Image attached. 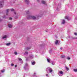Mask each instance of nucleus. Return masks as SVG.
<instances>
[{
  "mask_svg": "<svg viewBox=\"0 0 77 77\" xmlns=\"http://www.w3.org/2000/svg\"><path fill=\"white\" fill-rule=\"evenodd\" d=\"M28 52H26L25 53H24V54H25V55H26V54H28Z\"/></svg>",
  "mask_w": 77,
  "mask_h": 77,
  "instance_id": "nucleus-22",
  "label": "nucleus"
},
{
  "mask_svg": "<svg viewBox=\"0 0 77 77\" xmlns=\"http://www.w3.org/2000/svg\"><path fill=\"white\" fill-rule=\"evenodd\" d=\"M8 27H9V28H12L13 27L12 25H11V24H9L8 25Z\"/></svg>",
  "mask_w": 77,
  "mask_h": 77,
  "instance_id": "nucleus-6",
  "label": "nucleus"
},
{
  "mask_svg": "<svg viewBox=\"0 0 77 77\" xmlns=\"http://www.w3.org/2000/svg\"><path fill=\"white\" fill-rule=\"evenodd\" d=\"M27 66V63H26L25 64V67H24V69H26V66Z\"/></svg>",
  "mask_w": 77,
  "mask_h": 77,
  "instance_id": "nucleus-13",
  "label": "nucleus"
},
{
  "mask_svg": "<svg viewBox=\"0 0 77 77\" xmlns=\"http://www.w3.org/2000/svg\"><path fill=\"white\" fill-rule=\"evenodd\" d=\"M14 14L15 15H16V13L15 12H14Z\"/></svg>",
  "mask_w": 77,
  "mask_h": 77,
  "instance_id": "nucleus-38",
  "label": "nucleus"
},
{
  "mask_svg": "<svg viewBox=\"0 0 77 77\" xmlns=\"http://www.w3.org/2000/svg\"><path fill=\"white\" fill-rule=\"evenodd\" d=\"M42 3L43 4V5H45L46 4V2L44 1H42Z\"/></svg>",
  "mask_w": 77,
  "mask_h": 77,
  "instance_id": "nucleus-8",
  "label": "nucleus"
},
{
  "mask_svg": "<svg viewBox=\"0 0 77 77\" xmlns=\"http://www.w3.org/2000/svg\"><path fill=\"white\" fill-rule=\"evenodd\" d=\"M17 65H16L15 66V67H17Z\"/></svg>",
  "mask_w": 77,
  "mask_h": 77,
  "instance_id": "nucleus-41",
  "label": "nucleus"
},
{
  "mask_svg": "<svg viewBox=\"0 0 77 77\" xmlns=\"http://www.w3.org/2000/svg\"><path fill=\"white\" fill-rule=\"evenodd\" d=\"M19 60V61H21V63H23V60H22V59H21V58H18Z\"/></svg>",
  "mask_w": 77,
  "mask_h": 77,
  "instance_id": "nucleus-9",
  "label": "nucleus"
},
{
  "mask_svg": "<svg viewBox=\"0 0 77 77\" xmlns=\"http://www.w3.org/2000/svg\"><path fill=\"white\" fill-rule=\"evenodd\" d=\"M60 74H62V75H63V72L62 71H60Z\"/></svg>",
  "mask_w": 77,
  "mask_h": 77,
  "instance_id": "nucleus-16",
  "label": "nucleus"
},
{
  "mask_svg": "<svg viewBox=\"0 0 77 77\" xmlns=\"http://www.w3.org/2000/svg\"><path fill=\"white\" fill-rule=\"evenodd\" d=\"M2 19H0V21H2Z\"/></svg>",
  "mask_w": 77,
  "mask_h": 77,
  "instance_id": "nucleus-39",
  "label": "nucleus"
},
{
  "mask_svg": "<svg viewBox=\"0 0 77 77\" xmlns=\"http://www.w3.org/2000/svg\"><path fill=\"white\" fill-rule=\"evenodd\" d=\"M39 1H40L39 0H37V2H39Z\"/></svg>",
  "mask_w": 77,
  "mask_h": 77,
  "instance_id": "nucleus-40",
  "label": "nucleus"
},
{
  "mask_svg": "<svg viewBox=\"0 0 77 77\" xmlns=\"http://www.w3.org/2000/svg\"><path fill=\"white\" fill-rule=\"evenodd\" d=\"M65 20H63V21L62 22V24H65Z\"/></svg>",
  "mask_w": 77,
  "mask_h": 77,
  "instance_id": "nucleus-18",
  "label": "nucleus"
},
{
  "mask_svg": "<svg viewBox=\"0 0 77 77\" xmlns=\"http://www.w3.org/2000/svg\"><path fill=\"white\" fill-rule=\"evenodd\" d=\"M30 47H27L26 48V50H30Z\"/></svg>",
  "mask_w": 77,
  "mask_h": 77,
  "instance_id": "nucleus-19",
  "label": "nucleus"
},
{
  "mask_svg": "<svg viewBox=\"0 0 77 77\" xmlns=\"http://www.w3.org/2000/svg\"><path fill=\"white\" fill-rule=\"evenodd\" d=\"M47 61L48 62H49V63H50V59H48V58H47Z\"/></svg>",
  "mask_w": 77,
  "mask_h": 77,
  "instance_id": "nucleus-15",
  "label": "nucleus"
},
{
  "mask_svg": "<svg viewBox=\"0 0 77 77\" xmlns=\"http://www.w3.org/2000/svg\"><path fill=\"white\" fill-rule=\"evenodd\" d=\"M36 75V73H34V75Z\"/></svg>",
  "mask_w": 77,
  "mask_h": 77,
  "instance_id": "nucleus-35",
  "label": "nucleus"
},
{
  "mask_svg": "<svg viewBox=\"0 0 77 77\" xmlns=\"http://www.w3.org/2000/svg\"><path fill=\"white\" fill-rule=\"evenodd\" d=\"M6 11H7L6 15H8V13L9 12V9H7Z\"/></svg>",
  "mask_w": 77,
  "mask_h": 77,
  "instance_id": "nucleus-10",
  "label": "nucleus"
},
{
  "mask_svg": "<svg viewBox=\"0 0 77 77\" xmlns=\"http://www.w3.org/2000/svg\"><path fill=\"white\" fill-rule=\"evenodd\" d=\"M74 34L76 36H77V33L76 32H75L74 33Z\"/></svg>",
  "mask_w": 77,
  "mask_h": 77,
  "instance_id": "nucleus-28",
  "label": "nucleus"
},
{
  "mask_svg": "<svg viewBox=\"0 0 77 77\" xmlns=\"http://www.w3.org/2000/svg\"><path fill=\"white\" fill-rule=\"evenodd\" d=\"M26 60H27V58H26Z\"/></svg>",
  "mask_w": 77,
  "mask_h": 77,
  "instance_id": "nucleus-44",
  "label": "nucleus"
},
{
  "mask_svg": "<svg viewBox=\"0 0 77 77\" xmlns=\"http://www.w3.org/2000/svg\"><path fill=\"white\" fill-rule=\"evenodd\" d=\"M14 54L15 55H17V52L16 51L14 52Z\"/></svg>",
  "mask_w": 77,
  "mask_h": 77,
  "instance_id": "nucleus-25",
  "label": "nucleus"
},
{
  "mask_svg": "<svg viewBox=\"0 0 77 77\" xmlns=\"http://www.w3.org/2000/svg\"><path fill=\"white\" fill-rule=\"evenodd\" d=\"M4 4V1H0V8H3V5Z\"/></svg>",
  "mask_w": 77,
  "mask_h": 77,
  "instance_id": "nucleus-2",
  "label": "nucleus"
},
{
  "mask_svg": "<svg viewBox=\"0 0 77 77\" xmlns=\"http://www.w3.org/2000/svg\"><path fill=\"white\" fill-rule=\"evenodd\" d=\"M75 20H77V17H76L75 18Z\"/></svg>",
  "mask_w": 77,
  "mask_h": 77,
  "instance_id": "nucleus-42",
  "label": "nucleus"
},
{
  "mask_svg": "<svg viewBox=\"0 0 77 77\" xmlns=\"http://www.w3.org/2000/svg\"><path fill=\"white\" fill-rule=\"evenodd\" d=\"M14 64L13 63H11V66H14Z\"/></svg>",
  "mask_w": 77,
  "mask_h": 77,
  "instance_id": "nucleus-33",
  "label": "nucleus"
},
{
  "mask_svg": "<svg viewBox=\"0 0 77 77\" xmlns=\"http://www.w3.org/2000/svg\"><path fill=\"white\" fill-rule=\"evenodd\" d=\"M67 59H68V60H70V58L69 57H67Z\"/></svg>",
  "mask_w": 77,
  "mask_h": 77,
  "instance_id": "nucleus-32",
  "label": "nucleus"
},
{
  "mask_svg": "<svg viewBox=\"0 0 77 77\" xmlns=\"http://www.w3.org/2000/svg\"><path fill=\"white\" fill-rule=\"evenodd\" d=\"M33 55H30L29 57L30 58V59H33Z\"/></svg>",
  "mask_w": 77,
  "mask_h": 77,
  "instance_id": "nucleus-11",
  "label": "nucleus"
},
{
  "mask_svg": "<svg viewBox=\"0 0 77 77\" xmlns=\"http://www.w3.org/2000/svg\"><path fill=\"white\" fill-rule=\"evenodd\" d=\"M3 18H5V19H6V16L4 15L3 17Z\"/></svg>",
  "mask_w": 77,
  "mask_h": 77,
  "instance_id": "nucleus-24",
  "label": "nucleus"
},
{
  "mask_svg": "<svg viewBox=\"0 0 77 77\" xmlns=\"http://www.w3.org/2000/svg\"><path fill=\"white\" fill-rule=\"evenodd\" d=\"M1 72L2 73L4 72H5V70H2Z\"/></svg>",
  "mask_w": 77,
  "mask_h": 77,
  "instance_id": "nucleus-30",
  "label": "nucleus"
},
{
  "mask_svg": "<svg viewBox=\"0 0 77 77\" xmlns=\"http://www.w3.org/2000/svg\"><path fill=\"white\" fill-rule=\"evenodd\" d=\"M14 11V10L13 8L11 9V11Z\"/></svg>",
  "mask_w": 77,
  "mask_h": 77,
  "instance_id": "nucleus-29",
  "label": "nucleus"
},
{
  "mask_svg": "<svg viewBox=\"0 0 77 77\" xmlns=\"http://www.w3.org/2000/svg\"><path fill=\"white\" fill-rule=\"evenodd\" d=\"M60 41H58V40H56L55 41V44L56 45H59L60 44Z\"/></svg>",
  "mask_w": 77,
  "mask_h": 77,
  "instance_id": "nucleus-4",
  "label": "nucleus"
},
{
  "mask_svg": "<svg viewBox=\"0 0 77 77\" xmlns=\"http://www.w3.org/2000/svg\"><path fill=\"white\" fill-rule=\"evenodd\" d=\"M31 63L32 65H34L35 64V61H33Z\"/></svg>",
  "mask_w": 77,
  "mask_h": 77,
  "instance_id": "nucleus-12",
  "label": "nucleus"
},
{
  "mask_svg": "<svg viewBox=\"0 0 77 77\" xmlns=\"http://www.w3.org/2000/svg\"><path fill=\"white\" fill-rule=\"evenodd\" d=\"M48 70H49L50 73H51L52 72H53V69H52L50 67H48L46 69V71H47Z\"/></svg>",
  "mask_w": 77,
  "mask_h": 77,
  "instance_id": "nucleus-3",
  "label": "nucleus"
},
{
  "mask_svg": "<svg viewBox=\"0 0 77 77\" xmlns=\"http://www.w3.org/2000/svg\"><path fill=\"white\" fill-rule=\"evenodd\" d=\"M7 36L6 35H5V36H3L2 38V39H5L6 38H7Z\"/></svg>",
  "mask_w": 77,
  "mask_h": 77,
  "instance_id": "nucleus-17",
  "label": "nucleus"
},
{
  "mask_svg": "<svg viewBox=\"0 0 77 77\" xmlns=\"http://www.w3.org/2000/svg\"><path fill=\"white\" fill-rule=\"evenodd\" d=\"M9 20H12V17H9Z\"/></svg>",
  "mask_w": 77,
  "mask_h": 77,
  "instance_id": "nucleus-31",
  "label": "nucleus"
},
{
  "mask_svg": "<svg viewBox=\"0 0 77 77\" xmlns=\"http://www.w3.org/2000/svg\"><path fill=\"white\" fill-rule=\"evenodd\" d=\"M75 38V39H77V38Z\"/></svg>",
  "mask_w": 77,
  "mask_h": 77,
  "instance_id": "nucleus-45",
  "label": "nucleus"
},
{
  "mask_svg": "<svg viewBox=\"0 0 77 77\" xmlns=\"http://www.w3.org/2000/svg\"><path fill=\"white\" fill-rule=\"evenodd\" d=\"M25 2H26V3H27L28 4H29V3H30V2H29V0H25Z\"/></svg>",
  "mask_w": 77,
  "mask_h": 77,
  "instance_id": "nucleus-7",
  "label": "nucleus"
},
{
  "mask_svg": "<svg viewBox=\"0 0 77 77\" xmlns=\"http://www.w3.org/2000/svg\"><path fill=\"white\" fill-rule=\"evenodd\" d=\"M49 51V53H50V52L51 51V50H50Z\"/></svg>",
  "mask_w": 77,
  "mask_h": 77,
  "instance_id": "nucleus-37",
  "label": "nucleus"
},
{
  "mask_svg": "<svg viewBox=\"0 0 77 77\" xmlns=\"http://www.w3.org/2000/svg\"><path fill=\"white\" fill-rule=\"evenodd\" d=\"M6 45H7V46H8L9 45H11V43H8L7 44H6Z\"/></svg>",
  "mask_w": 77,
  "mask_h": 77,
  "instance_id": "nucleus-20",
  "label": "nucleus"
},
{
  "mask_svg": "<svg viewBox=\"0 0 77 77\" xmlns=\"http://www.w3.org/2000/svg\"><path fill=\"white\" fill-rule=\"evenodd\" d=\"M15 18L16 19H17L18 18V16H16V17H15Z\"/></svg>",
  "mask_w": 77,
  "mask_h": 77,
  "instance_id": "nucleus-34",
  "label": "nucleus"
},
{
  "mask_svg": "<svg viewBox=\"0 0 77 77\" xmlns=\"http://www.w3.org/2000/svg\"><path fill=\"white\" fill-rule=\"evenodd\" d=\"M51 74H52V73L51 72Z\"/></svg>",
  "mask_w": 77,
  "mask_h": 77,
  "instance_id": "nucleus-46",
  "label": "nucleus"
},
{
  "mask_svg": "<svg viewBox=\"0 0 77 77\" xmlns=\"http://www.w3.org/2000/svg\"><path fill=\"white\" fill-rule=\"evenodd\" d=\"M61 57V58H65V55H62Z\"/></svg>",
  "mask_w": 77,
  "mask_h": 77,
  "instance_id": "nucleus-14",
  "label": "nucleus"
},
{
  "mask_svg": "<svg viewBox=\"0 0 77 77\" xmlns=\"http://www.w3.org/2000/svg\"><path fill=\"white\" fill-rule=\"evenodd\" d=\"M46 77H50V76H49L48 75V74H46Z\"/></svg>",
  "mask_w": 77,
  "mask_h": 77,
  "instance_id": "nucleus-27",
  "label": "nucleus"
},
{
  "mask_svg": "<svg viewBox=\"0 0 77 77\" xmlns=\"http://www.w3.org/2000/svg\"><path fill=\"white\" fill-rule=\"evenodd\" d=\"M52 64L53 65H54V64H55V63H54V62H52Z\"/></svg>",
  "mask_w": 77,
  "mask_h": 77,
  "instance_id": "nucleus-26",
  "label": "nucleus"
},
{
  "mask_svg": "<svg viewBox=\"0 0 77 77\" xmlns=\"http://www.w3.org/2000/svg\"><path fill=\"white\" fill-rule=\"evenodd\" d=\"M62 49H63L62 48H60V50H62Z\"/></svg>",
  "mask_w": 77,
  "mask_h": 77,
  "instance_id": "nucleus-36",
  "label": "nucleus"
},
{
  "mask_svg": "<svg viewBox=\"0 0 77 77\" xmlns=\"http://www.w3.org/2000/svg\"><path fill=\"white\" fill-rule=\"evenodd\" d=\"M66 19L68 20V21H69V20H71V18L69 17H68L67 16L66 17H65Z\"/></svg>",
  "mask_w": 77,
  "mask_h": 77,
  "instance_id": "nucleus-5",
  "label": "nucleus"
},
{
  "mask_svg": "<svg viewBox=\"0 0 77 77\" xmlns=\"http://www.w3.org/2000/svg\"><path fill=\"white\" fill-rule=\"evenodd\" d=\"M68 38H70V36H68Z\"/></svg>",
  "mask_w": 77,
  "mask_h": 77,
  "instance_id": "nucleus-43",
  "label": "nucleus"
},
{
  "mask_svg": "<svg viewBox=\"0 0 77 77\" xmlns=\"http://www.w3.org/2000/svg\"><path fill=\"white\" fill-rule=\"evenodd\" d=\"M26 14H28L27 16V18L28 19H29V20L31 19V18L33 19V20H35V19H36V17L30 15L29 13V11H26Z\"/></svg>",
  "mask_w": 77,
  "mask_h": 77,
  "instance_id": "nucleus-1",
  "label": "nucleus"
},
{
  "mask_svg": "<svg viewBox=\"0 0 77 77\" xmlns=\"http://www.w3.org/2000/svg\"><path fill=\"white\" fill-rule=\"evenodd\" d=\"M65 68L67 71H69V68H68L67 67H66Z\"/></svg>",
  "mask_w": 77,
  "mask_h": 77,
  "instance_id": "nucleus-21",
  "label": "nucleus"
},
{
  "mask_svg": "<svg viewBox=\"0 0 77 77\" xmlns=\"http://www.w3.org/2000/svg\"><path fill=\"white\" fill-rule=\"evenodd\" d=\"M73 70L74 71H75V72H77V69H73Z\"/></svg>",
  "mask_w": 77,
  "mask_h": 77,
  "instance_id": "nucleus-23",
  "label": "nucleus"
}]
</instances>
